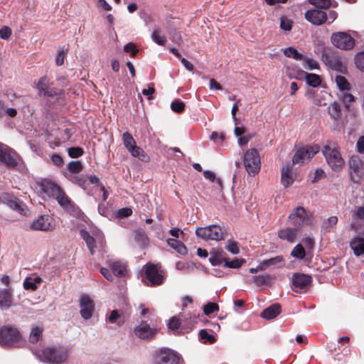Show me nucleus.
Wrapping results in <instances>:
<instances>
[{"instance_id":"nucleus-1","label":"nucleus","mask_w":364,"mask_h":364,"mask_svg":"<svg viewBox=\"0 0 364 364\" xmlns=\"http://www.w3.org/2000/svg\"><path fill=\"white\" fill-rule=\"evenodd\" d=\"M33 354L41 362L48 364H60L67 360L68 350L63 347H49L33 351Z\"/></svg>"},{"instance_id":"nucleus-2","label":"nucleus","mask_w":364,"mask_h":364,"mask_svg":"<svg viewBox=\"0 0 364 364\" xmlns=\"http://www.w3.org/2000/svg\"><path fill=\"white\" fill-rule=\"evenodd\" d=\"M326 162L335 171H339L344 165L339 146L336 142L327 141L322 149Z\"/></svg>"},{"instance_id":"nucleus-3","label":"nucleus","mask_w":364,"mask_h":364,"mask_svg":"<svg viewBox=\"0 0 364 364\" xmlns=\"http://www.w3.org/2000/svg\"><path fill=\"white\" fill-rule=\"evenodd\" d=\"M321 59L323 63L330 69L342 74L347 73V68L341 56L336 54L331 48H321Z\"/></svg>"},{"instance_id":"nucleus-4","label":"nucleus","mask_w":364,"mask_h":364,"mask_svg":"<svg viewBox=\"0 0 364 364\" xmlns=\"http://www.w3.org/2000/svg\"><path fill=\"white\" fill-rule=\"evenodd\" d=\"M242 161L245 170L250 176H255L260 170L261 161L259 154L256 149H250L244 151Z\"/></svg>"},{"instance_id":"nucleus-5","label":"nucleus","mask_w":364,"mask_h":364,"mask_svg":"<svg viewBox=\"0 0 364 364\" xmlns=\"http://www.w3.org/2000/svg\"><path fill=\"white\" fill-rule=\"evenodd\" d=\"M21 342V335L17 328L9 326L0 328V346L16 347Z\"/></svg>"},{"instance_id":"nucleus-6","label":"nucleus","mask_w":364,"mask_h":364,"mask_svg":"<svg viewBox=\"0 0 364 364\" xmlns=\"http://www.w3.org/2000/svg\"><path fill=\"white\" fill-rule=\"evenodd\" d=\"M196 235L198 237L206 241H220L224 239V232L222 228L216 225L198 228L196 230Z\"/></svg>"},{"instance_id":"nucleus-7","label":"nucleus","mask_w":364,"mask_h":364,"mask_svg":"<svg viewBox=\"0 0 364 364\" xmlns=\"http://www.w3.org/2000/svg\"><path fill=\"white\" fill-rule=\"evenodd\" d=\"M311 220V214L301 206L295 208L289 215V221L299 230L304 225H309Z\"/></svg>"},{"instance_id":"nucleus-8","label":"nucleus","mask_w":364,"mask_h":364,"mask_svg":"<svg viewBox=\"0 0 364 364\" xmlns=\"http://www.w3.org/2000/svg\"><path fill=\"white\" fill-rule=\"evenodd\" d=\"M331 40L332 44L341 50H350L355 45L354 39L346 32L333 33L331 35Z\"/></svg>"},{"instance_id":"nucleus-9","label":"nucleus","mask_w":364,"mask_h":364,"mask_svg":"<svg viewBox=\"0 0 364 364\" xmlns=\"http://www.w3.org/2000/svg\"><path fill=\"white\" fill-rule=\"evenodd\" d=\"M155 360L159 363L179 364L181 356L176 351L169 348H161L156 352Z\"/></svg>"},{"instance_id":"nucleus-10","label":"nucleus","mask_w":364,"mask_h":364,"mask_svg":"<svg viewBox=\"0 0 364 364\" xmlns=\"http://www.w3.org/2000/svg\"><path fill=\"white\" fill-rule=\"evenodd\" d=\"M349 174L353 183H358L364 175V163L361 159L353 155L349 160Z\"/></svg>"},{"instance_id":"nucleus-11","label":"nucleus","mask_w":364,"mask_h":364,"mask_svg":"<svg viewBox=\"0 0 364 364\" xmlns=\"http://www.w3.org/2000/svg\"><path fill=\"white\" fill-rule=\"evenodd\" d=\"M80 234L81 237L86 242L91 255L94 254L95 249L97 247V245L102 247L104 245V237L100 232H96L93 233V235H90L88 232L82 230Z\"/></svg>"},{"instance_id":"nucleus-12","label":"nucleus","mask_w":364,"mask_h":364,"mask_svg":"<svg viewBox=\"0 0 364 364\" xmlns=\"http://www.w3.org/2000/svg\"><path fill=\"white\" fill-rule=\"evenodd\" d=\"M0 200L4 204L8 205L10 208L17 211L21 215H26L27 210L26 205L22 201L12 194L3 193L0 196Z\"/></svg>"},{"instance_id":"nucleus-13","label":"nucleus","mask_w":364,"mask_h":364,"mask_svg":"<svg viewBox=\"0 0 364 364\" xmlns=\"http://www.w3.org/2000/svg\"><path fill=\"white\" fill-rule=\"evenodd\" d=\"M164 277L159 272L154 264L145 266V277L142 279L144 284L148 286L159 285L163 282Z\"/></svg>"},{"instance_id":"nucleus-14","label":"nucleus","mask_w":364,"mask_h":364,"mask_svg":"<svg viewBox=\"0 0 364 364\" xmlns=\"http://www.w3.org/2000/svg\"><path fill=\"white\" fill-rule=\"evenodd\" d=\"M319 151L318 146H309L297 150L292 159L294 164H302L306 160L311 159Z\"/></svg>"},{"instance_id":"nucleus-15","label":"nucleus","mask_w":364,"mask_h":364,"mask_svg":"<svg viewBox=\"0 0 364 364\" xmlns=\"http://www.w3.org/2000/svg\"><path fill=\"white\" fill-rule=\"evenodd\" d=\"M30 228L33 230L52 231L55 229V223L50 216L43 215L32 222Z\"/></svg>"},{"instance_id":"nucleus-16","label":"nucleus","mask_w":364,"mask_h":364,"mask_svg":"<svg viewBox=\"0 0 364 364\" xmlns=\"http://www.w3.org/2000/svg\"><path fill=\"white\" fill-rule=\"evenodd\" d=\"M79 302L82 317L85 320L90 318L95 310V304L92 299L87 294H82Z\"/></svg>"},{"instance_id":"nucleus-17","label":"nucleus","mask_w":364,"mask_h":364,"mask_svg":"<svg viewBox=\"0 0 364 364\" xmlns=\"http://www.w3.org/2000/svg\"><path fill=\"white\" fill-rule=\"evenodd\" d=\"M292 282L295 291L302 292L306 291L310 286L311 277L304 274H294L292 277Z\"/></svg>"},{"instance_id":"nucleus-18","label":"nucleus","mask_w":364,"mask_h":364,"mask_svg":"<svg viewBox=\"0 0 364 364\" xmlns=\"http://www.w3.org/2000/svg\"><path fill=\"white\" fill-rule=\"evenodd\" d=\"M305 18L314 25H321L327 21V14L321 10L309 9L305 13Z\"/></svg>"},{"instance_id":"nucleus-19","label":"nucleus","mask_w":364,"mask_h":364,"mask_svg":"<svg viewBox=\"0 0 364 364\" xmlns=\"http://www.w3.org/2000/svg\"><path fill=\"white\" fill-rule=\"evenodd\" d=\"M0 162L8 167H14L17 162L13 155L11 150L5 144L0 143Z\"/></svg>"},{"instance_id":"nucleus-20","label":"nucleus","mask_w":364,"mask_h":364,"mask_svg":"<svg viewBox=\"0 0 364 364\" xmlns=\"http://www.w3.org/2000/svg\"><path fill=\"white\" fill-rule=\"evenodd\" d=\"M55 199L57 200L59 205L63 207L66 211L75 214L77 212V210L75 205L72 203L68 196L63 191L60 192Z\"/></svg>"},{"instance_id":"nucleus-21","label":"nucleus","mask_w":364,"mask_h":364,"mask_svg":"<svg viewBox=\"0 0 364 364\" xmlns=\"http://www.w3.org/2000/svg\"><path fill=\"white\" fill-rule=\"evenodd\" d=\"M41 187L44 193L53 198H56V196L60 194V192L62 191L59 186L49 180L42 181Z\"/></svg>"},{"instance_id":"nucleus-22","label":"nucleus","mask_w":364,"mask_h":364,"mask_svg":"<svg viewBox=\"0 0 364 364\" xmlns=\"http://www.w3.org/2000/svg\"><path fill=\"white\" fill-rule=\"evenodd\" d=\"M136 336L141 338H148L154 334V331L150 325L146 323V321H142L141 323L134 329Z\"/></svg>"},{"instance_id":"nucleus-23","label":"nucleus","mask_w":364,"mask_h":364,"mask_svg":"<svg viewBox=\"0 0 364 364\" xmlns=\"http://www.w3.org/2000/svg\"><path fill=\"white\" fill-rule=\"evenodd\" d=\"M299 231V230L295 227L286 228L279 231L278 236L281 240L294 242L296 239Z\"/></svg>"},{"instance_id":"nucleus-24","label":"nucleus","mask_w":364,"mask_h":364,"mask_svg":"<svg viewBox=\"0 0 364 364\" xmlns=\"http://www.w3.org/2000/svg\"><path fill=\"white\" fill-rule=\"evenodd\" d=\"M225 253L222 249L213 248L210 252L209 262L213 266H218L225 262Z\"/></svg>"},{"instance_id":"nucleus-25","label":"nucleus","mask_w":364,"mask_h":364,"mask_svg":"<svg viewBox=\"0 0 364 364\" xmlns=\"http://www.w3.org/2000/svg\"><path fill=\"white\" fill-rule=\"evenodd\" d=\"M281 312V306L279 304H274L265 309L261 313V317L269 320L275 318Z\"/></svg>"},{"instance_id":"nucleus-26","label":"nucleus","mask_w":364,"mask_h":364,"mask_svg":"<svg viewBox=\"0 0 364 364\" xmlns=\"http://www.w3.org/2000/svg\"><path fill=\"white\" fill-rule=\"evenodd\" d=\"M284 265V258L282 256L278 255L274 257L264 259L260 262V269H267L269 267L275 266L280 267Z\"/></svg>"},{"instance_id":"nucleus-27","label":"nucleus","mask_w":364,"mask_h":364,"mask_svg":"<svg viewBox=\"0 0 364 364\" xmlns=\"http://www.w3.org/2000/svg\"><path fill=\"white\" fill-rule=\"evenodd\" d=\"M12 304V294L8 289L0 291V309L6 310Z\"/></svg>"},{"instance_id":"nucleus-28","label":"nucleus","mask_w":364,"mask_h":364,"mask_svg":"<svg viewBox=\"0 0 364 364\" xmlns=\"http://www.w3.org/2000/svg\"><path fill=\"white\" fill-rule=\"evenodd\" d=\"M350 246L356 256L364 254V238L358 237L353 239Z\"/></svg>"},{"instance_id":"nucleus-29","label":"nucleus","mask_w":364,"mask_h":364,"mask_svg":"<svg viewBox=\"0 0 364 364\" xmlns=\"http://www.w3.org/2000/svg\"><path fill=\"white\" fill-rule=\"evenodd\" d=\"M250 281L258 287L270 286L272 284V276L268 274H261L252 277Z\"/></svg>"},{"instance_id":"nucleus-30","label":"nucleus","mask_w":364,"mask_h":364,"mask_svg":"<svg viewBox=\"0 0 364 364\" xmlns=\"http://www.w3.org/2000/svg\"><path fill=\"white\" fill-rule=\"evenodd\" d=\"M109 267L112 269V272L114 275L122 277L124 276L127 271V267L126 264L119 262L115 261L112 262V264L109 265Z\"/></svg>"},{"instance_id":"nucleus-31","label":"nucleus","mask_w":364,"mask_h":364,"mask_svg":"<svg viewBox=\"0 0 364 364\" xmlns=\"http://www.w3.org/2000/svg\"><path fill=\"white\" fill-rule=\"evenodd\" d=\"M335 82L341 91L346 92L350 90V85L345 77L336 75L335 76Z\"/></svg>"},{"instance_id":"nucleus-32","label":"nucleus","mask_w":364,"mask_h":364,"mask_svg":"<svg viewBox=\"0 0 364 364\" xmlns=\"http://www.w3.org/2000/svg\"><path fill=\"white\" fill-rule=\"evenodd\" d=\"M281 181L284 186L287 187L293 183V178L290 175V168L289 166L283 167L282 170Z\"/></svg>"},{"instance_id":"nucleus-33","label":"nucleus","mask_w":364,"mask_h":364,"mask_svg":"<svg viewBox=\"0 0 364 364\" xmlns=\"http://www.w3.org/2000/svg\"><path fill=\"white\" fill-rule=\"evenodd\" d=\"M123 144L126 149L129 151L132 147L136 145V141L131 134L124 132L122 135Z\"/></svg>"},{"instance_id":"nucleus-34","label":"nucleus","mask_w":364,"mask_h":364,"mask_svg":"<svg viewBox=\"0 0 364 364\" xmlns=\"http://www.w3.org/2000/svg\"><path fill=\"white\" fill-rule=\"evenodd\" d=\"M337 222L338 218L336 216H331L323 222L322 229L326 232H330L336 225Z\"/></svg>"},{"instance_id":"nucleus-35","label":"nucleus","mask_w":364,"mask_h":364,"mask_svg":"<svg viewBox=\"0 0 364 364\" xmlns=\"http://www.w3.org/2000/svg\"><path fill=\"white\" fill-rule=\"evenodd\" d=\"M284 53L287 57L294 58L296 60H301L303 59V55L299 53L294 47H289L286 48Z\"/></svg>"},{"instance_id":"nucleus-36","label":"nucleus","mask_w":364,"mask_h":364,"mask_svg":"<svg viewBox=\"0 0 364 364\" xmlns=\"http://www.w3.org/2000/svg\"><path fill=\"white\" fill-rule=\"evenodd\" d=\"M41 282V279L38 277L32 279L27 277L23 282V287L26 289L34 290L36 288V284Z\"/></svg>"},{"instance_id":"nucleus-37","label":"nucleus","mask_w":364,"mask_h":364,"mask_svg":"<svg viewBox=\"0 0 364 364\" xmlns=\"http://www.w3.org/2000/svg\"><path fill=\"white\" fill-rule=\"evenodd\" d=\"M291 255L296 259H304L306 255L304 247L301 244L296 245L291 252Z\"/></svg>"},{"instance_id":"nucleus-38","label":"nucleus","mask_w":364,"mask_h":364,"mask_svg":"<svg viewBox=\"0 0 364 364\" xmlns=\"http://www.w3.org/2000/svg\"><path fill=\"white\" fill-rule=\"evenodd\" d=\"M68 170L70 173H78L82 170V164L79 161H73L68 163L67 165Z\"/></svg>"},{"instance_id":"nucleus-39","label":"nucleus","mask_w":364,"mask_h":364,"mask_svg":"<svg viewBox=\"0 0 364 364\" xmlns=\"http://www.w3.org/2000/svg\"><path fill=\"white\" fill-rule=\"evenodd\" d=\"M306 80L309 85L314 87L318 86L321 82L320 77L313 73H306Z\"/></svg>"},{"instance_id":"nucleus-40","label":"nucleus","mask_w":364,"mask_h":364,"mask_svg":"<svg viewBox=\"0 0 364 364\" xmlns=\"http://www.w3.org/2000/svg\"><path fill=\"white\" fill-rule=\"evenodd\" d=\"M159 29L154 30L151 33V39L159 46H164L166 43V37L161 34Z\"/></svg>"},{"instance_id":"nucleus-41","label":"nucleus","mask_w":364,"mask_h":364,"mask_svg":"<svg viewBox=\"0 0 364 364\" xmlns=\"http://www.w3.org/2000/svg\"><path fill=\"white\" fill-rule=\"evenodd\" d=\"M42 332V328L38 326L33 328L29 336L30 342L33 343L38 342L39 339L41 338Z\"/></svg>"},{"instance_id":"nucleus-42","label":"nucleus","mask_w":364,"mask_h":364,"mask_svg":"<svg viewBox=\"0 0 364 364\" xmlns=\"http://www.w3.org/2000/svg\"><path fill=\"white\" fill-rule=\"evenodd\" d=\"M244 262V259H234L232 261H228L225 259L224 267L226 268L238 269Z\"/></svg>"},{"instance_id":"nucleus-43","label":"nucleus","mask_w":364,"mask_h":364,"mask_svg":"<svg viewBox=\"0 0 364 364\" xmlns=\"http://www.w3.org/2000/svg\"><path fill=\"white\" fill-rule=\"evenodd\" d=\"M49 87V80L47 77H42L38 84L37 88L38 90L39 94L42 95L48 88Z\"/></svg>"},{"instance_id":"nucleus-44","label":"nucleus","mask_w":364,"mask_h":364,"mask_svg":"<svg viewBox=\"0 0 364 364\" xmlns=\"http://www.w3.org/2000/svg\"><path fill=\"white\" fill-rule=\"evenodd\" d=\"M129 151L130 152L132 156L137 157L141 160H144L146 158L143 149L141 147L137 146L136 144L134 147H132Z\"/></svg>"},{"instance_id":"nucleus-45","label":"nucleus","mask_w":364,"mask_h":364,"mask_svg":"<svg viewBox=\"0 0 364 364\" xmlns=\"http://www.w3.org/2000/svg\"><path fill=\"white\" fill-rule=\"evenodd\" d=\"M328 112L331 117L333 119H338L339 117L340 114V108L338 103L336 102H333L329 107H328Z\"/></svg>"},{"instance_id":"nucleus-46","label":"nucleus","mask_w":364,"mask_h":364,"mask_svg":"<svg viewBox=\"0 0 364 364\" xmlns=\"http://www.w3.org/2000/svg\"><path fill=\"white\" fill-rule=\"evenodd\" d=\"M309 1L311 4L322 9L328 8L331 4V0H309Z\"/></svg>"},{"instance_id":"nucleus-47","label":"nucleus","mask_w":364,"mask_h":364,"mask_svg":"<svg viewBox=\"0 0 364 364\" xmlns=\"http://www.w3.org/2000/svg\"><path fill=\"white\" fill-rule=\"evenodd\" d=\"M219 306L215 303L209 302L203 306V311L205 315H209L214 311H218Z\"/></svg>"},{"instance_id":"nucleus-48","label":"nucleus","mask_w":364,"mask_h":364,"mask_svg":"<svg viewBox=\"0 0 364 364\" xmlns=\"http://www.w3.org/2000/svg\"><path fill=\"white\" fill-rule=\"evenodd\" d=\"M341 97L346 107H348L350 103L355 100V97L351 94L348 93V91L343 92Z\"/></svg>"},{"instance_id":"nucleus-49","label":"nucleus","mask_w":364,"mask_h":364,"mask_svg":"<svg viewBox=\"0 0 364 364\" xmlns=\"http://www.w3.org/2000/svg\"><path fill=\"white\" fill-rule=\"evenodd\" d=\"M132 213V210L130 208L126 207V208L119 209L116 212L115 216H116V218H127V217L131 215Z\"/></svg>"},{"instance_id":"nucleus-50","label":"nucleus","mask_w":364,"mask_h":364,"mask_svg":"<svg viewBox=\"0 0 364 364\" xmlns=\"http://www.w3.org/2000/svg\"><path fill=\"white\" fill-rule=\"evenodd\" d=\"M69 178L82 188H85L87 178L83 176H70Z\"/></svg>"},{"instance_id":"nucleus-51","label":"nucleus","mask_w":364,"mask_h":364,"mask_svg":"<svg viewBox=\"0 0 364 364\" xmlns=\"http://www.w3.org/2000/svg\"><path fill=\"white\" fill-rule=\"evenodd\" d=\"M68 153L71 158H78L83 154V150L80 147H71L68 149Z\"/></svg>"},{"instance_id":"nucleus-52","label":"nucleus","mask_w":364,"mask_h":364,"mask_svg":"<svg viewBox=\"0 0 364 364\" xmlns=\"http://www.w3.org/2000/svg\"><path fill=\"white\" fill-rule=\"evenodd\" d=\"M225 249L232 255H237L240 252L238 243L237 242H230L226 246Z\"/></svg>"},{"instance_id":"nucleus-53","label":"nucleus","mask_w":364,"mask_h":364,"mask_svg":"<svg viewBox=\"0 0 364 364\" xmlns=\"http://www.w3.org/2000/svg\"><path fill=\"white\" fill-rule=\"evenodd\" d=\"M355 61L357 68L359 70L364 71V52L357 54L355 58Z\"/></svg>"},{"instance_id":"nucleus-54","label":"nucleus","mask_w":364,"mask_h":364,"mask_svg":"<svg viewBox=\"0 0 364 364\" xmlns=\"http://www.w3.org/2000/svg\"><path fill=\"white\" fill-rule=\"evenodd\" d=\"M185 107V104L183 102L175 100L171 102V108L173 112H181Z\"/></svg>"},{"instance_id":"nucleus-55","label":"nucleus","mask_w":364,"mask_h":364,"mask_svg":"<svg viewBox=\"0 0 364 364\" xmlns=\"http://www.w3.org/2000/svg\"><path fill=\"white\" fill-rule=\"evenodd\" d=\"M280 27L282 29L289 31L291 29L292 21L287 18H282L280 21Z\"/></svg>"},{"instance_id":"nucleus-56","label":"nucleus","mask_w":364,"mask_h":364,"mask_svg":"<svg viewBox=\"0 0 364 364\" xmlns=\"http://www.w3.org/2000/svg\"><path fill=\"white\" fill-rule=\"evenodd\" d=\"M200 336L205 342H208L210 343H213L215 341V337L210 335L206 330H201L200 331Z\"/></svg>"},{"instance_id":"nucleus-57","label":"nucleus","mask_w":364,"mask_h":364,"mask_svg":"<svg viewBox=\"0 0 364 364\" xmlns=\"http://www.w3.org/2000/svg\"><path fill=\"white\" fill-rule=\"evenodd\" d=\"M325 177V172L321 169L318 168L314 172V176L313 178L311 179V183H314L318 182L319 180Z\"/></svg>"},{"instance_id":"nucleus-58","label":"nucleus","mask_w":364,"mask_h":364,"mask_svg":"<svg viewBox=\"0 0 364 364\" xmlns=\"http://www.w3.org/2000/svg\"><path fill=\"white\" fill-rule=\"evenodd\" d=\"M11 34V30L8 26H3L0 29V38L4 40L9 38Z\"/></svg>"},{"instance_id":"nucleus-59","label":"nucleus","mask_w":364,"mask_h":364,"mask_svg":"<svg viewBox=\"0 0 364 364\" xmlns=\"http://www.w3.org/2000/svg\"><path fill=\"white\" fill-rule=\"evenodd\" d=\"M124 50L127 53H131L132 55H135L138 53V49L133 43H129L124 47Z\"/></svg>"},{"instance_id":"nucleus-60","label":"nucleus","mask_w":364,"mask_h":364,"mask_svg":"<svg viewBox=\"0 0 364 364\" xmlns=\"http://www.w3.org/2000/svg\"><path fill=\"white\" fill-rule=\"evenodd\" d=\"M181 325L180 320L176 317H172L168 324V326L170 329L176 330L179 328Z\"/></svg>"},{"instance_id":"nucleus-61","label":"nucleus","mask_w":364,"mask_h":364,"mask_svg":"<svg viewBox=\"0 0 364 364\" xmlns=\"http://www.w3.org/2000/svg\"><path fill=\"white\" fill-rule=\"evenodd\" d=\"M306 67L309 70H314L318 68V63L316 60L311 58L305 60Z\"/></svg>"},{"instance_id":"nucleus-62","label":"nucleus","mask_w":364,"mask_h":364,"mask_svg":"<svg viewBox=\"0 0 364 364\" xmlns=\"http://www.w3.org/2000/svg\"><path fill=\"white\" fill-rule=\"evenodd\" d=\"M121 318V315L117 310H113L111 311L108 320L110 323H116L117 321Z\"/></svg>"},{"instance_id":"nucleus-63","label":"nucleus","mask_w":364,"mask_h":364,"mask_svg":"<svg viewBox=\"0 0 364 364\" xmlns=\"http://www.w3.org/2000/svg\"><path fill=\"white\" fill-rule=\"evenodd\" d=\"M100 272L108 281H113V273H112L108 269L102 267L100 269Z\"/></svg>"},{"instance_id":"nucleus-64","label":"nucleus","mask_w":364,"mask_h":364,"mask_svg":"<svg viewBox=\"0 0 364 364\" xmlns=\"http://www.w3.org/2000/svg\"><path fill=\"white\" fill-rule=\"evenodd\" d=\"M353 215L360 220H364V207H356Z\"/></svg>"}]
</instances>
